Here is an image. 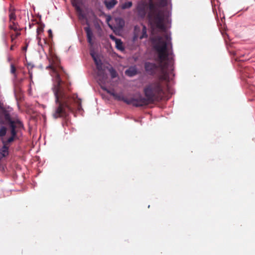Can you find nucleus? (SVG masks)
Returning <instances> with one entry per match:
<instances>
[{
	"label": "nucleus",
	"mask_w": 255,
	"mask_h": 255,
	"mask_svg": "<svg viewBox=\"0 0 255 255\" xmlns=\"http://www.w3.org/2000/svg\"><path fill=\"white\" fill-rule=\"evenodd\" d=\"M166 40L161 36L156 38L154 48L157 52L158 56L156 61L159 64L161 74L158 78L145 86L143 89V93L149 104L154 102H158L162 99L164 94L162 82L167 81L168 79V74L167 69L168 67V52L167 44L168 36L165 35Z\"/></svg>",
	"instance_id": "nucleus-1"
},
{
	"label": "nucleus",
	"mask_w": 255,
	"mask_h": 255,
	"mask_svg": "<svg viewBox=\"0 0 255 255\" xmlns=\"http://www.w3.org/2000/svg\"><path fill=\"white\" fill-rule=\"evenodd\" d=\"M52 70L55 76V84L52 88L55 98V108L52 114L54 119L66 118L74 109V105H77V109L81 108V100L78 99L77 95L71 97L67 95L61 86L62 82L59 74L53 65L47 67V69Z\"/></svg>",
	"instance_id": "nucleus-2"
},
{
	"label": "nucleus",
	"mask_w": 255,
	"mask_h": 255,
	"mask_svg": "<svg viewBox=\"0 0 255 255\" xmlns=\"http://www.w3.org/2000/svg\"><path fill=\"white\" fill-rule=\"evenodd\" d=\"M149 12L147 17L149 20L157 28L165 31L166 29L164 24L165 14L163 10L157 7L153 3L149 4Z\"/></svg>",
	"instance_id": "nucleus-3"
},
{
	"label": "nucleus",
	"mask_w": 255,
	"mask_h": 255,
	"mask_svg": "<svg viewBox=\"0 0 255 255\" xmlns=\"http://www.w3.org/2000/svg\"><path fill=\"white\" fill-rule=\"evenodd\" d=\"M116 100L123 101L128 105H131L135 107H140L147 106L149 103L146 98L140 94H136L131 97H127L122 94L117 93L114 98Z\"/></svg>",
	"instance_id": "nucleus-4"
},
{
	"label": "nucleus",
	"mask_w": 255,
	"mask_h": 255,
	"mask_svg": "<svg viewBox=\"0 0 255 255\" xmlns=\"http://www.w3.org/2000/svg\"><path fill=\"white\" fill-rule=\"evenodd\" d=\"M157 63L158 65L150 62H146L144 63V69L148 74L153 76L156 74L158 69H160L159 64Z\"/></svg>",
	"instance_id": "nucleus-5"
},
{
	"label": "nucleus",
	"mask_w": 255,
	"mask_h": 255,
	"mask_svg": "<svg viewBox=\"0 0 255 255\" xmlns=\"http://www.w3.org/2000/svg\"><path fill=\"white\" fill-rule=\"evenodd\" d=\"M146 9L147 4L145 1L141 0L138 2L136 10L137 15L139 17L141 18L145 17L146 14Z\"/></svg>",
	"instance_id": "nucleus-6"
},
{
	"label": "nucleus",
	"mask_w": 255,
	"mask_h": 255,
	"mask_svg": "<svg viewBox=\"0 0 255 255\" xmlns=\"http://www.w3.org/2000/svg\"><path fill=\"white\" fill-rule=\"evenodd\" d=\"M134 39L137 38H139L140 39H142L143 38H145L148 37V35L147 34V28L145 25H142V31L140 33L139 32L140 28L137 26H135L134 27Z\"/></svg>",
	"instance_id": "nucleus-7"
},
{
	"label": "nucleus",
	"mask_w": 255,
	"mask_h": 255,
	"mask_svg": "<svg viewBox=\"0 0 255 255\" xmlns=\"http://www.w3.org/2000/svg\"><path fill=\"white\" fill-rule=\"evenodd\" d=\"M98 80L101 84H104L107 81L108 76L104 70L98 71L97 72Z\"/></svg>",
	"instance_id": "nucleus-8"
},
{
	"label": "nucleus",
	"mask_w": 255,
	"mask_h": 255,
	"mask_svg": "<svg viewBox=\"0 0 255 255\" xmlns=\"http://www.w3.org/2000/svg\"><path fill=\"white\" fill-rule=\"evenodd\" d=\"M4 117L5 120L8 123L9 126L11 125V123H12L13 124L17 123L18 127H22V123L19 120H12L9 114L6 111L4 112Z\"/></svg>",
	"instance_id": "nucleus-9"
},
{
	"label": "nucleus",
	"mask_w": 255,
	"mask_h": 255,
	"mask_svg": "<svg viewBox=\"0 0 255 255\" xmlns=\"http://www.w3.org/2000/svg\"><path fill=\"white\" fill-rule=\"evenodd\" d=\"M84 30L87 34V41L92 46L93 44L92 41L93 32L89 26L84 27Z\"/></svg>",
	"instance_id": "nucleus-10"
},
{
	"label": "nucleus",
	"mask_w": 255,
	"mask_h": 255,
	"mask_svg": "<svg viewBox=\"0 0 255 255\" xmlns=\"http://www.w3.org/2000/svg\"><path fill=\"white\" fill-rule=\"evenodd\" d=\"M117 0H105L104 3L108 9H111L118 3Z\"/></svg>",
	"instance_id": "nucleus-11"
},
{
	"label": "nucleus",
	"mask_w": 255,
	"mask_h": 255,
	"mask_svg": "<svg viewBox=\"0 0 255 255\" xmlns=\"http://www.w3.org/2000/svg\"><path fill=\"white\" fill-rule=\"evenodd\" d=\"M9 22L15 21L16 19V16L15 13V9L12 6L9 8Z\"/></svg>",
	"instance_id": "nucleus-12"
},
{
	"label": "nucleus",
	"mask_w": 255,
	"mask_h": 255,
	"mask_svg": "<svg viewBox=\"0 0 255 255\" xmlns=\"http://www.w3.org/2000/svg\"><path fill=\"white\" fill-rule=\"evenodd\" d=\"M11 128L10 133L11 136L16 137L17 135V131L16 130V128H20L21 127H18V125L17 123H15L14 124L12 123H11V125L9 126Z\"/></svg>",
	"instance_id": "nucleus-13"
},
{
	"label": "nucleus",
	"mask_w": 255,
	"mask_h": 255,
	"mask_svg": "<svg viewBox=\"0 0 255 255\" xmlns=\"http://www.w3.org/2000/svg\"><path fill=\"white\" fill-rule=\"evenodd\" d=\"M8 28L10 30H13L14 31H20L21 28L17 22L15 21L9 22Z\"/></svg>",
	"instance_id": "nucleus-14"
},
{
	"label": "nucleus",
	"mask_w": 255,
	"mask_h": 255,
	"mask_svg": "<svg viewBox=\"0 0 255 255\" xmlns=\"http://www.w3.org/2000/svg\"><path fill=\"white\" fill-rule=\"evenodd\" d=\"M137 73L136 68L133 67L129 68L125 72L126 74L130 77H132L136 75Z\"/></svg>",
	"instance_id": "nucleus-15"
},
{
	"label": "nucleus",
	"mask_w": 255,
	"mask_h": 255,
	"mask_svg": "<svg viewBox=\"0 0 255 255\" xmlns=\"http://www.w3.org/2000/svg\"><path fill=\"white\" fill-rule=\"evenodd\" d=\"M72 5L75 7L76 11H80V0H71Z\"/></svg>",
	"instance_id": "nucleus-16"
},
{
	"label": "nucleus",
	"mask_w": 255,
	"mask_h": 255,
	"mask_svg": "<svg viewBox=\"0 0 255 255\" xmlns=\"http://www.w3.org/2000/svg\"><path fill=\"white\" fill-rule=\"evenodd\" d=\"M116 47L121 51H123L124 50V47L123 46V42L122 40L120 39L116 40Z\"/></svg>",
	"instance_id": "nucleus-17"
},
{
	"label": "nucleus",
	"mask_w": 255,
	"mask_h": 255,
	"mask_svg": "<svg viewBox=\"0 0 255 255\" xmlns=\"http://www.w3.org/2000/svg\"><path fill=\"white\" fill-rule=\"evenodd\" d=\"M8 148L7 146L6 145L4 144L3 145V147L0 150V153L2 154L3 157H5L7 156L8 154Z\"/></svg>",
	"instance_id": "nucleus-18"
},
{
	"label": "nucleus",
	"mask_w": 255,
	"mask_h": 255,
	"mask_svg": "<svg viewBox=\"0 0 255 255\" xmlns=\"http://www.w3.org/2000/svg\"><path fill=\"white\" fill-rule=\"evenodd\" d=\"M108 70L110 73L111 78L112 79L115 78L117 77H118V74L117 71L113 67H111L109 68Z\"/></svg>",
	"instance_id": "nucleus-19"
},
{
	"label": "nucleus",
	"mask_w": 255,
	"mask_h": 255,
	"mask_svg": "<svg viewBox=\"0 0 255 255\" xmlns=\"http://www.w3.org/2000/svg\"><path fill=\"white\" fill-rule=\"evenodd\" d=\"M7 131V128L4 126L0 127V137H3L5 135Z\"/></svg>",
	"instance_id": "nucleus-20"
},
{
	"label": "nucleus",
	"mask_w": 255,
	"mask_h": 255,
	"mask_svg": "<svg viewBox=\"0 0 255 255\" xmlns=\"http://www.w3.org/2000/svg\"><path fill=\"white\" fill-rule=\"evenodd\" d=\"M132 5V2L131 1H128L124 3L122 5V8L123 9L129 8Z\"/></svg>",
	"instance_id": "nucleus-21"
},
{
	"label": "nucleus",
	"mask_w": 255,
	"mask_h": 255,
	"mask_svg": "<svg viewBox=\"0 0 255 255\" xmlns=\"http://www.w3.org/2000/svg\"><path fill=\"white\" fill-rule=\"evenodd\" d=\"M15 33L10 34L11 41L12 42L18 36L20 35V31H15Z\"/></svg>",
	"instance_id": "nucleus-22"
},
{
	"label": "nucleus",
	"mask_w": 255,
	"mask_h": 255,
	"mask_svg": "<svg viewBox=\"0 0 255 255\" xmlns=\"http://www.w3.org/2000/svg\"><path fill=\"white\" fill-rule=\"evenodd\" d=\"M10 73L14 75L15 78H17V76L16 75V68L13 64L10 65Z\"/></svg>",
	"instance_id": "nucleus-23"
},
{
	"label": "nucleus",
	"mask_w": 255,
	"mask_h": 255,
	"mask_svg": "<svg viewBox=\"0 0 255 255\" xmlns=\"http://www.w3.org/2000/svg\"><path fill=\"white\" fill-rule=\"evenodd\" d=\"M15 138L16 137H15L11 136L6 141H3V144L7 145L10 144L11 142H13Z\"/></svg>",
	"instance_id": "nucleus-24"
},
{
	"label": "nucleus",
	"mask_w": 255,
	"mask_h": 255,
	"mask_svg": "<svg viewBox=\"0 0 255 255\" xmlns=\"http://www.w3.org/2000/svg\"><path fill=\"white\" fill-rule=\"evenodd\" d=\"M167 0H159L158 4L159 6L164 7L167 5Z\"/></svg>",
	"instance_id": "nucleus-25"
},
{
	"label": "nucleus",
	"mask_w": 255,
	"mask_h": 255,
	"mask_svg": "<svg viewBox=\"0 0 255 255\" xmlns=\"http://www.w3.org/2000/svg\"><path fill=\"white\" fill-rule=\"evenodd\" d=\"M101 87H102V89H103L104 91H106L108 93L110 94L114 98H115V95H116L117 93L107 89L106 87H104L103 86H102Z\"/></svg>",
	"instance_id": "nucleus-26"
},
{
	"label": "nucleus",
	"mask_w": 255,
	"mask_h": 255,
	"mask_svg": "<svg viewBox=\"0 0 255 255\" xmlns=\"http://www.w3.org/2000/svg\"><path fill=\"white\" fill-rule=\"evenodd\" d=\"M32 68H33V66L29 65L28 66V74L29 75V78H30V79L31 81H32V71H31V70L32 69Z\"/></svg>",
	"instance_id": "nucleus-27"
},
{
	"label": "nucleus",
	"mask_w": 255,
	"mask_h": 255,
	"mask_svg": "<svg viewBox=\"0 0 255 255\" xmlns=\"http://www.w3.org/2000/svg\"><path fill=\"white\" fill-rule=\"evenodd\" d=\"M117 20L119 21V27L120 28H123L125 25V22L123 19L122 18L117 19Z\"/></svg>",
	"instance_id": "nucleus-28"
},
{
	"label": "nucleus",
	"mask_w": 255,
	"mask_h": 255,
	"mask_svg": "<svg viewBox=\"0 0 255 255\" xmlns=\"http://www.w3.org/2000/svg\"><path fill=\"white\" fill-rule=\"evenodd\" d=\"M78 12V15H79V18H85V14L83 13V11H82V8H81V10L80 11H77Z\"/></svg>",
	"instance_id": "nucleus-29"
},
{
	"label": "nucleus",
	"mask_w": 255,
	"mask_h": 255,
	"mask_svg": "<svg viewBox=\"0 0 255 255\" xmlns=\"http://www.w3.org/2000/svg\"><path fill=\"white\" fill-rule=\"evenodd\" d=\"M43 26L41 25L39 26L37 28V35H39L41 32H42L43 31Z\"/></svg>",
	"instance_id": "nucleus-30"
},
{
	"label": "nucleus",
	"mask_w": 255,
	"mask_h": 255,
	"mask_svg": "<svg viewBox=\"0 0 255 255\" xmlns=\"http://www.w3.org/2000/svg\"><path fill=\"white\" fill-rule=\"evenodd\" d=\"M91 55L94 61V62L95 63V64H97V63H99V62L101 61V60L100 59H98V58H97V57L94 55V54L93 53H91Z\"/></svg>",
	"instance_id": "nucleus-31"
},
{
	"label": "nucleus",
	"mask_w": 255,
	"mask_h": 255,
	"mask_svg": "<svg viewBox=\"0 0 255 255\" xmlns=\"http://www.w3.org/2000/svg\"><path fill=\"white\" fill-rule=\"evenodd\" d=\"M110 38H111V39H112L113 40L115 41V42L116 41V40L118 39V38H117L115 36H114L113 35H110Z\"/></svg>",
	"instance_id": "nucleus-32"
},
{
	"label": "nucleus",
	"mask_w": 255,
	"mask_h": 255,
	"mask_svg": "<svg viewBox=\"0 0 255 255\" xmlns=\"http://www.w3.org/2000/svg\"><path fill=\"white\" fill-rule=\"evenodd\" d=\"M96 68L98 70L97 71L103 70V68H102V65H99V66H96Z\"/></svg>",
	"instance_id": "nucleus-33"
},
{
	"label": "nucleus",
	"mask_w": 255,
	"mask_h": 255,
	"mask_svg": "<svg viewBox=\"0 0 255 255\" xmlns=\"http://www.w3.org/2000/svg\"><path fill=\"white\" fill-rule=\"evenodd\" d=\"M48 34H49V36L50 37H52V30L51 29H49L48 31Z\"/></svg>",
	"instance_id": "nucleus-34"
},
{
	"label": "nucleus",
	"mask_w": 255,
	"mask_h": 255,
	"mask_svg": "<svg viewBox=\"0 0 255 255\" xmlns=\"http://www.w3.org/2000/svg\"><path fill=\"white\" fill-rule=\"evenodd\" d=\"M96 66H99V65H102V63L101 62V61L100 62H99V63H97V64H96Z\"/></svg>",
	"instance_id": "nucleus-35"
},
{
	"label": "nucleus",
	"mask_w": 255,
	"mask_h": 255,
	"mask_svg": "<svg viewBox=\"0 0 255 255\" xmlns=\"http://www.w3.org/2000/svg\"><path fill=\"white\" fill-rule=\"evenodd\" d=\"M13 47H14V45H12L10 46V49L11 50H13Z\"/></svg>",
	"instance_id": "nucleus-36"
},
{
	"label": "nucleus",
	"mask_w": 255,
	"mask_h": 255,
	"mask_svg": "<svg viewBox=\"0 0 255 255\" xmlns=\"http://www.w3.org/2000/svg\"><path fill=\"white\" fill-rule=\"evenodd\" d=\"M0 109H2V104L0 102Z\"/></svg>",
	"instance_id": "nucleus-37"
},
{
	"label": "nucleus",
	"mask_w": 255,
	"mask_h": 255,
	"mask_svg": "<svg viewBox=\"0 0 255 255\" xmlns=\"http://www.w3.org/2000/svg\"><path fill=\"white\" fill-rule=\"evenodd\" d=\"M38 39H39V40H38V44H40V40H41V39H40V38H39V37H38Z\"/></svg>",
	"instance_id": "nucleus-38"
},
{
	"label": "nucleus",
	"mask_w": 255,
	"mask_h": 255,
	"mask_svg": "<svg viewBox=\"0 0 255 255\" xmlns=\"http://www.w3.org/2000/svg\"><path fill=\"white\" fill-rule=\"evenodd\" d=\"M26 47L23 48V50H26Z\"/></svg>",
	"instance_id": "nucleus-39"
}]
</instances>
